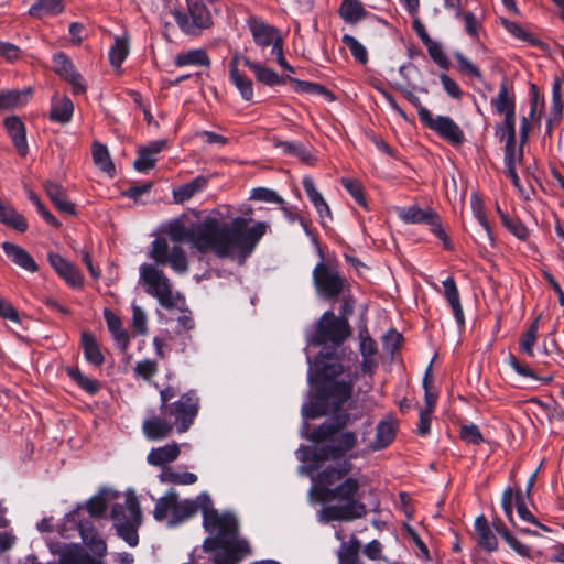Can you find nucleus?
Wrapping results in <instances>:
<instances>
[{
    "instance_id": "f257e3e1",
    "label": "nucleus",
    "mask_w": 564,
    "mask_h": 564,
    "mask_svg": "<svg viewBox=\"0 0 564 564\" xmlns=\"http://www.w3.org/2000/svg\"><path fill=\"white\" fill-rule=\"evenodd\" d=\"M267 229V223L258 221L249 226L243 217H236L230 223L207 217L191 227L175 221L170 225L167 235L174 245L187 241L202 253L213 252L218 258L238 259L239 263H243Z\"/></svg>"
},
{
    "instance_id": "f03ea898",
    "label": "nucleus",
    "mask_w": 564,
    "mask_h": 564,
    "mask_svg": "<svg viewBox=\"0 0 564 564\" xmlns=\"http://www.w3.org/2000/svg\"><path fill=\"white\" fill-rule=\"evenodd\" d=\"M361 481L355 477H347L340 484L325 491V499L344 502L341 505L325 506L319 512V520L328 523L332 521H354L367 514V507L358 500Z\"/></svg>"
},
{
    "instance_id": "7ed1b4c3",
    "label": "nucleus",
    "mask_w": 564,
    "mask_h": 564,
    "mask_svg": "<svg viewBox=\"0 0 564 564\" xmlns=\"http://www.w3.org/2000/svg\"><path fill=\"white\" fill-rule=\"evenodd\" d=\"M210 505L213 501L205 492L195 499L180 500L178 495L171 491L156 501L153 517L158 521L167 520V525L173 528L193 518L198 510L202 511L205 519V512L209 510Z\"/></svg>"
},
{
    "instance_id": "20e7f679",
    "label": "nucleus",
    "mask_w": 564,
    "mask_h": 564,
    "mask_svg": "<svg viewBox=\"0 0 564 564\" xmlns=\"http://www.w3.org/2000/svg\"><path fill=\"white\" fill-rule=\"evenodd\" d=\"M111 519L118 536L129 546H137L139 543L138 529L142 522L138 498L134 495H127L123 503H116L112 507Z\"/></svg>"
},
{
    "instance_id": "39448f33",
    "label": "nucleus",
    "mask_w": 564,
    "mask_h": 564,
    "mask_svg": "<svg viewBox=\"0 0 564 564\" xmlns=\"http://www.w3.org/2000/svg\"><path fill=\"white\" fill-rule=\"evenodd\" d=\"M82 508L78 507L75 510L67 513L62 523L58 527V531L63 538H72L74 531H78L84 544L94 553L96 556L104 557L107 554V545L105 540L95 529L93 522L88 519H82Z\"/></svg>"
},
{
    "instance_id": "423d86ee",
    "label": "nucleus",
    "mask_w": 564,
    "mask_h": 564,
    "mask_svg": "<svg viewBox=\"0 0 564 564\" xmlns=\"http://www.w3.org/2000/svg\"><path fill=\"white\" fill-rule=\"evenodd\" d=\"M215 0H189L187 12L175 9L172 15L181 29L187 35H198L205 29L213 25L212 7Z\"/></svg>"
},
{
    "instance_id": "0eeeda50",
    "label": "nucleus",
    "mask_w": 564,
    "mask_h": 564,
    "mask_svg": "<svg viewBox=\"0 0 564 564\" xmlns=\"http://www.w3.org/2000/svg\"><path fill=\"white\" fill-rule=\"evenodd\" d=\"M204 527L208 532L216 533L215 543L236 544L237 550L249 551V543L245 539L238 538V522L231 514H219L210 505L205 512Z\"/></svg>"
},
{
    "instance_id": "6e6552de",
    "label": "nucleus",
    "mask_w": 564,
    "mask_h": 564,
    "mask_svg": "<svg viewBox=\"0 0 564 564\" xmlns=\"http://www.w3.org/2000/svg\"><path fill=\"white\" fill-rule=\"evenodd\" d=\"M140 280L145 288V292L155 297L162 307L172 310L177 306L178 296L173 293L170 279L156 265L141 264Z\"/></svg>"
},
{
    "instance_id": "1a4fd4ad",
    "label": "nucleus",
    "mask_w": 564,
    "mask_h": 564,
    "mask_svg": "<svg viewBox=\"0 0 564 564\" xmlns=\"http://www.w3.org/2000/svg\"><path fill=\"white\" fill-rule=\"evenodd\" d=\"M150 258L158 265H169L177 274H185L189 269L186 251L180 245L170 246L163 237L152 241Z\"/></svg>"
},
{
    "instance_id": "9d476101",
    "label": "nucleus",
    "mask_w": 564,
    "mask_h": 564,
    "mask_svg": "<svg viewBox=\"0 0 564 564\" xmlns=\"http://www.w3.org/2000/svg\"><path fill=\"white\" fill-rule=\"evenodd\" d=\"M345 278L337 267L325 261H319L313 270V283L317 293L327 300L340 295L345 286Z\"/></svg>"
},
{
    "instance_id": "9b49d317",
    "label": "nucleus",
    "mask_w": 564,
    "mask_h": 564,
    "mask_svg": "<svg viewBox=\"0 0 564 564\" xmlns=\"http://www.w3.org/2000/svg\"><path fill=\"white\" fill-rule=\"evenodd\" d=\"M199 411V398L193 390L183 393L178 400L171 403L164 414L169 416L175 424L177 433L182 434L189 430Z\"/></svg>"
},
{
    "instance_id": "f8f14e48",
    "label": "nucleus",
    "mask_w": 564,
    "mask_h": 564,
    "mask_svg": "<svg viewBox=\"0 0 564 564\" xmlns=\"http://www.w3.org/2000/svg\"><path fill=\"white\" fill-rule=\"evenodd\" d=\"M349 335L350 329L348 322L328 311L319 318L316 333L312 338V344L323 345L332 343L334 345H340Z\"/></svg>"
},
{
    "instance_id": "ddd939ff",
    "label": "nucleus",
    "mask_w": 564,
    "mask_h": 564,
    "mask_svg": "<svg viewBox=\"0 0 564 564\" xmlns=\"http://www.w3.org/2000/svg\"><path fill=\"white\" fill-rule=\"evenodd\" d=\"M357 379L356 370L347 371L345 378L321 382L318 393L322 394L329 408L341 409L351 399Z\"/></svg>"
},
{
    "instance_id": "4468645a",
    "label": "nucleus",
    "mask_w": 564,
    "mask_h": 564,
    "mask_svg": "<svg viewBox=\"0 0 564 564\" xmlns=\"http://www.w3.org/2000/svg\"><path fill=\"white\" fill-rule=\"evenodd\" d=\"M328 443L317 447L314 452V460L325 462L329 459H341L348 452L354 449L359 441L356 431L341 430L327 440Z\"/></svg>"
},
{
    "instance_id": "2eb2a0df",
    "label": "nucleus",
    "mask_w": 564,
    "mask_h": 564,
    "mask_svg": "<svg viewBox=\"0 0 564 564\" xmlns=\"http://www.w3.org/2000/svg\"><path fill=\"white\" fill-rule=\"evenodd\" d=\"M330 421L323 422L319 426L314 429L310 435V440L315 443L326 442L341 430L351 426L354 422L362 417L361 412L351 413L347 410H335L329 408Z\"/></svg>"
},
{
    "instance_id": "dca6fc26",
    "label": "nucleus",
    "mask_w": 564,
    "mask_h": 564,
    "mask_svg": "<svg viewBox=\"0 0 564 564\" xmlns=\"http://www.w3.org/2000/svg\"><path fill=\"white\" fill-rule=\"evenodd\" d=\"M398 217L406 224H426L431 226V231L444 242L446 249H451V242L444 229L442 228L438 215L432 209H422L417 205L409 207H399Z\"/></svg>"
},
{
    "instance_id": "f3484780",
    "label": "nucleus",
    "mask_w": 564,
    "mask_h": 564,
    "mask_svg": "<svg viewBox=\"0 0 564 564\" xmlns=\"http://www.w3.org/2000/svg\"><path fill=\"white\" fill-rule=\"evenodd\" d=\"M421 121L453 145H460L465 135L460 127L448 116L433 117L430 110L421 111Z\"/></svg>"
},
{
    "instance_id": "a211bd4d",
    "label": "nucleus",
    "mask_w": 564,
    "mask_h": 564,
    "mask_svg": "<svg viewBox=\"0 0 564 564\" xmlns=\"http://www.w3.org/2000/svg\"><path fill=\"white\" fill-rule=\"evenodd\" d=\"M53 68L61 78L72 86L74 95H83L86 93V82L66 54L58 52L53 55Z\"/></svg>"
},
{
    "instance_id": "6ab92c4d",
    "label": "nucleus",
    "mask_w": 564,
    "mask_h": 564,
    "mask_svg": "<svg viewBox=\"0 0 564 564\" xmlns=\"http://www.w3.org/2000/svg\"><path fill=\"white\" fill-rule=\"evenodd\" d=\"M175 427L174 422L169 414H156L153 411L142 422V433L149 441H162L167 438Z\"/></svg>"
},
{
    "instance_id": "aec40b11",
    "label": "nucleus",
    "mask_w": 564,
    "mask_h": 564,
    "mask_svg": "<svg viewBox=\"0 0 564 564\" xmlns=\"http://www.w3.org/2000/svg\"><path fill=\"white\" fill-rule=\"evenodd\" d=\"M47 260L55 272L72 288H79L83 285V276L77 268L62 257L59 253L50 252Z\"/></svg>"
},
{
    "instance_id": "412c9836",
    "label": "nucleus",
    "mask_w": 564,
    "mask_h": 564,
    "mask_svg": "<svg viewBox=\"0 0 564 564\" xmlns=\"http://www.w3.org/2000/svg\"><path fill=\"white\" fill-rule=\"evenodd\" d=\"M315 371L322 379V382L328 380H339L345 378L347 371H352L350 368H345L339 359L335 356L319 355L314 362Z\"/></svg>"
},
{
    "instance_id": "4be33fe9",
    "label": "nucleus",
    "mask_w": 564,
    "mask_h": 564,
    "mask_svg": "<svg viewBox=\"0 0 564 564\" xmlns=\"http://www.w3.org/2000/svg\"><path fill=\"white\" fill-rule=\"evenodd\" d=\"M248 26L256 44L259 46L267 47L272 45L274 47L278 42L283 43L278 30L260 19L251 17L248 20Z\"/></svg>"
},
{
    "instance_id": "5701e85b",
    "label": "nucleus",
    "mask_w": 564,
    "mask_h": 564,
    "mask_svg": "<svg viewBox=\"0 0 564 564\" xmlns=\"http://www.w3.org/2000/svg\"><path fill=\"white\" fill-rule=\"evenodd\" d=\"M4 127L18 153L21 156H26L29 147L26 142V131L24 123L20 120V118L12 116L4 120Z\"/></svg>"
},
{
    "instance_id": "b1692460",
    "label": "nucleus",
    "mask_w": 564,
    "mask_h": 564,
    "mask_svg": "<svg viewBox=\"0 0 564 564\" xmlns=\"http://www.w3.org/2000/svg\"><path fill=\"white\" fill-rule=\"evenodd\" d=\"M1 247L7 257L18 267L29 272H36L39 270L32 256L22 247L9 241H4Z\"/></svg>"
},
{
    "instance_id": "393cba45",
    "label": "nucleus",
    "mask_w": 564,
    "mask_h": 564,
    "mask_svg": "<svg viewBox=\"0 0 564 564\" xmlns=\"http://www.w3.org/2000/svg\"><path fill=\"white\" fill-rule=\"evenodd\" d=\"M442 284L444 288V296L453 311L455 321L458 327L463 328L465 326V316L456 282L452 276H448L442 282Z\"/></svg>"
},
{
    "instance_id": "a878e982",
    "label": "nucleus",
    "mask_w": 564,
    "mask_h": 564,
    "mask_svg": "<svg viewBox=\"0 0 564 564\" xmlns=\"http://www.w3.org/2000/svg\"><path fill=\"white\" fill-rule=\"evenodd\" d=\"M302 184L306 196L315 207L322 220H324L325 218L332 219L330 208L326 200L324 199L323 195L316 188L313 178L311 176H304Z\"/></svg>"
},
{
    "instance_id": "bb28decb",
    "label": "nucleus",
    "mask_w": 564,
    "mask_h": 564,
    "mask_svg": "<svg viewBox=\"0 0 564 564\" xmlns=\"http://www.w3.org/2000/svg\"><path fill=\"white\" fill-rule=\"evenodd\" d=\"M74 112V105L66 96H58L55 94L51 100L50 119L54 122L62 124L68 123L72 120Z\"/></svg>"
},
{
    "instance_id": "cd10ccee",
    "label": "nucleus",
    "mask_w": 564,
    "mask_h": 564,
    "mask_svg": "<svg viewBox=\"0 0 564 564\" xmlns=\"http://www.w3.org/2000/svg\"><path fill=\"white\" fill-rule=\"evenodd\" d=\"M180 454L181 449L178 444L171 443L158 448H152L147 456V462L152 466L162 467L176 460Z\"/></svg>"
},
{
    "instance_id": "c85d7f7f",
    "label": "nucleus",
    "mask_w": 564,
    "mask_h": 564,
    "mask_svg": "<svg viewBox=\"0 0 564 564\" xmlns=\"http://www.w3.org/2000/svg\"><path fill=\"white\" fill-rule=\"evenodd\" d=\"M44 187L47 196L61 213L66 215L76 214L75 205L67 198L64 188L59 184L47 181Z\"/></svg>"
},
{
    "instance_id": "c756f323",
    "label": "nucleus",
    "mask_w": 564,
    "mask_h": 564,
    "mask_svg": "<svg viewBox=\"0 0 564 564\" xmlns=\"http://www.w3.org/2000/svg\"><path fill=\"white\" fill-rule=\"evenodd\" d=\"M490 104L498 115L503 117L516 115L514 95L509 93L506 80L501 82L498 95L491 99Z\"/></svg>"
},
{
    "instance_id": "7c9ffc66",
    "label": "nucleus",
    "mask_w": 564,
    "mask_h": 564,
    "mask_svg": "<svg viewBox=\"0 0 564 564\" xmlns=\"http://www.w3.org/2000/svg\"><path fill=\"white\" fill-rule=\"evenodd\" d=\"M242 61L260 83L268 86H275L284 84L288 80V76L281 77L278 73L261 63L252 62L248 57H243Z\"/></svg>"
},
{
    "instance_id": "2f4dec72",
    "label": "nucleus",
    "mask_w": 564,
    "mask_h": 564,
    "mask_svg": "<svg viewBox=\"0 0 564 564\" xmlns=\"http://www.w3.org/2000/svg\"><path fill=\"white\" fill-rule=\"evenodd\" d=\"M397 433V425L393 421L382 420L376 427L375 440L369 444V448L372 451H380L389 446Z\"/></svg>"
},
{
    "instance_id": "473e14b6",
    "label": "nucleus",
    "mask_w": 564,
    "mask_h": 564,
    "mask_svg": "<svg viewBox=\"0 0 564 564\" xmlns=\"http://www.w3.org/2000/svg\"><path fill=\"white\" fill-rule=\"evenodd\" d=\"M352 469V464L349 460H343L336 466H328L317 475V481L323 486H332L336 481L344 478Z\"/></svg>"
},
{
    "instance_id": "72a5a7b5",
    "label": "nucleus",
    "mask_w": 564,
    "mask_h": 564,
    "mask_svg": "<svg viewBox=\"0 0 564 564\" xmlns=\"http://www.w3.org/2000/svg\"><path fill=\"white\" fill-rule=\"evenodd\" d=\"M360 547V541L356 535L344 541L337 552L339 564H364L359 556Z\"/></svg>"
},
{
    "instance_id": "f704fd0d",
    "label": "nucleus",
    "mask_w": 564,
    "mask_h": 564,
    "mask_svg": "<svg viewBox=\"0 0 564 564\" xmlns=\"http://www.w3.org/2000/svg\"><path fill=\"white\" fill-rule=\"evenodd\" d=\"M174 64L177 67L184 66H210V58L206 51L203 48L189 50L186 52L178 53L175 56Z\"/></svg>"
},
{
    "instance_id": "c9c22d12",
    "label": "nucleus",
    "mask_w": 564,
    "mask_h": 564,
    "mask_svg": "<svg viewBox=\"0 0 564 564\" xmlns=\"http://www.w3.org/2000/svg\"><path fill=\"white\" fill-rule=\"evenodd\" d=\"M105 318L118 347L121 350H126L129 346L130 338L127 330L122 327L121 319L109 310L105 311Z\"/></svg>"
},
{
    "instance_id": "e433bc0d",
    "label": "nucleus",
    "mask_w": 564,
    "mask_h": 564,
    "mask_svg": "<svg viewBox=\"0 0 564 564\" xmlns=\"http://www.w3.org/2000/svg\"><path fill=\"white\" fill-rule=\"evenodd\" d=\"M475 531L478 536V544L485 550L492 552L498 546V540L491 531L488 521L484 516H480L475 521Z\"/></svg>"
},
{
    "instance_id": "4c0bfd02",
    "label": "nucleus",
    "mask_w": 564,
    "mask_h": 564,
    "mask_svg": "<svg viewBox=\"0 0 564 564\" xmlns=\"http://www.w3.org/2000/svg\"><path fill=\"white\" fill-rule=\"evenodd\" d=\"M0 223L15 229L19 232H24L28 229V221L19 214L12 206L4 204L0 199Z\"/></svg>"
},
{
    "instance_id": "58836bf2",
    "label": "nucleus",
    "mask_w": 564,
    "mask_h": 564,
    "mask_svg": "<svg viewBox=\"0 0 564 564\" xmlns=\"http://www.w3.org/2000/svg\"><path fill=\"white\" fill-rule=\"evenodd\" d=\"M276 148L281 149L283 153L297 158L303 163L312 165L315 158L312 151L302 142L296 141H280Z\"/></svg>"
},
{
    "instance_id": "ea45409f",
    "label": "nucleus",
    "mask_w": 564,
    "mask_h": 564,
    "mask_svg": "<svg viewBox=\"0 0 564 564\" xmlns=\"http://www.w3.org/2000/svg\"><path fill=\"white\" fill-rule=\"evenodd\" d=\"M82 346L84 350V356L89 364L96 367H99L104 364V355L101 354L99 345L94 335H91L90 333H83Z\"/></svg>"
},
{
    "instance_id": "a19ab883",
    "label": "nucleus",
    "mask_w": 564,
    "mask_h": 564,
    "mask_svg": "<svg viewBox=\"0 0 564 564\" xmlns=\"http://www.w3.org/2000/svg\"><path fill=\"white\" fill-rule=\"evenodd\" d=\"M64 10L63 0H35L30 7L29 13L35 18L57 15Z\"/></svg>"
},
{
    "instance_id": "79ce46f5",
    "label": "nucleus",
    "mask_w": 564,
    "mask_h": 564,
    "mask_svg": "<svg viewBox=\"0 0 564 564\" xmlns=\"http://www.w3.org/2000/svg\"><path fill=\"white\" fill-rule=\"evenodd\" d=\"M207 180L204 176H197L193 181L173 189L175 203H184L193 197L197 192L205 188Z\"/></svg>"
},
{
    "instance_id": "37998d69",
    "label": "nucleus",
    "mask_w": 564,
    "mask_h": 564,
    "mask_svg": "<svg viewBox=\"0 0 564 564\" xmlns=\"http://www.w3.org/2000/svg\"><path fill=\"white\" fill-rule=\"evenodd\" d=\"M93 160L95 165L100 169L102 172L113 176L115 174V164L111 160L109 151L106 145L100 142L95 141L93 143Z\"/></svg>"
},
{
    "instance_id": "c03bdc74",
    "label": "nucleus",
    "mask_w": 564,
    "mask_h": 564,
    "mask_svg": "<svg viewBox=\"0 0 564 564\" xmlns=\"http://www.w3.org/2000/svg\"><path fill=\"white\" fill-rule=\"evenodd\" d=\"M340 18L347 23H357L367 14L359 0H344L339 8Z\"/></svg>"
},
{
    "instance_id": "a18cd8bd",
    "label": "nucleus",
    "mask_w": 564,
    "mask_h": 564,
    "mask_svg": "<svg viewBox=\"0 0 564 564\" xmlns=\"http://www.w3.org/2000/svg\"><path fill=\"white\" fill-rule=\"evenodd\" d=\"M223 551L215 554V564H238L246 555L250 554L249 551H241L236 549V544H219Z\"/></svg>"
},
{
    "instance_id": "49530a36",
    "label": "nucleus",
    "mask_w": 564,
    "mask_h": 564,
    "mask_svg": "<svg viewBox=\"0 0 564 564\" xmlns=\"http://www.w3.org/2000/svg\"><path fill=\"white\" fill-rule=\"evenodd\" d=\"M66 373L82 390L91 395L100 390V383L96 379L85 376L78 367H67Z\"/></svg>"
},
{
    "instance_id": "de8ad7c7",
    "label": "nucleus",
    "mask_w": 564,
    "mask_h": 564,
    "mask_svg": "<svg viewBox=\"0 0 564 564\" xmlns=\"http://www.w3.org/2000/svg\"><path fill=\"white\" fill-rule=\"evenodd\" d=\"M232 85L238 89L241 98L246 101H250L253 98V83L239 69H232L231 76H229Z\"/></svg>"
},
{
    "instance_id": "09e8293b",
    "label": "nucleus",
    "mask_w": 564,
    "mask_h": 564,
    "mask_svg": "<svg viewBox=\"0 0 564 564\" xmlns=\"http://www.w3.org/2000/svg\"><path fill=\"white\" fill-rule=\"evenodd\" d=\"M57 564H101V562L93 558L78 546H75L64 551Z\"/></svg>"
},
{
    "instance_id": "8fccbe9b",
    "label": "nucleus",
    "mask_w": 564,
    "mask_h": 564,
    "mask_svg": "<svg viewBox=\"0 0 564 564\" xmlns=\"http://www.w3.org/2000/svg\"><path fill=\"white\" fill-rule=\"evenodd\" d=\"M160 480L173 485H193L197 481V476L189 471H176L172 468H165L160 474Z\"/></svg>"
},
{
    "instance_id": "3c124183",
    "label": "nucleus",
    "mask_w": 564,
    "mask_h": 564,
    "mask_svg": "<svg viewBox=\"0 0 564 564\" xmlns=\"http://www.w3.org/2000/svg\"><path fill=\"white\" fill-rule=\"evenodd\" d=\"M470 204H471V210H473L475 218L478 220V223L485 230V235L488 238V240L492 242L494 236H492V231H491L489 221L486 217L484 202L476 193H474L470 198Z\"/></svg>"
},
{
    "instance_id": "603ef678",
    "label": "nucleus",
    "mask_w": 564,
    "mask_h": 564,
    "mask_svg": "<svg viewBox=\"0 0 564 564\" xmlns=\"http://www.w3.org/2000/svg\"><path fill=\"white\" fill-rule=\"evenodd\" d=\"M288 80L292 83L295 87V91L297 93H306L311 95H321L325 96L328 99H333L332 93L323 85L306 80H300L297 78L288 76Z\"/></svg>"
},
{
    "instance_id": "864d4df0",
    "label": "nucleus",
    "mask_w": 564,
    "mask_h": 564,
    "mask_svg": "<svg viewBox=\"0 0 564 564\" xmlns=\"http://www.w3.org/2000/svg\"><path fill=\"white\" fill-rule=\"evenodd\" d=\"M129 54V42L126 37H116L109 51V59L112 66L119 67Z\"/></svg>"
},
{
    "instance_id": "5fc2aeb1",
    "label": "nucleus",
    "mask_w": 564,
    "mask_h": 564,
    "mask_svg": "<svg viewBox=\"0 0 564 564\" xmlns=\"http://www.w3.org/2000/svg\"><path fill=\"white\" fill-rule=\"evenodd\" d=\"M538 329H539V321L535 319L529 328L524 332L522 335L519 348L520 350L525 354L529 357H533V347L535 345L536 338H538Z\"/></svg>"
},
{
    "instance_id": "6e6d98bb",
    "label": "nucleus",
    "mask_w": 564,
    "mask_h": 564,
    "mask_svg": "<svg viewBox=\"0 0 564 564\" xmlns=\"http://www.w3.org/2000/svg\"><path fill=\"white\" fill-rule=\"evenodd\" d=\"M329 405L322 394L318 395V400L316 402L305 403L302 406V415L304 419H317L325 414H329Z\"/></svg>"
},
{
    "instance_id": "4d7b16f0",
    "label": "nucleus",
    "mask_w": 564,
    "mask_h": 564,
    "mask_svg": "<svg viewBox=\"0 0 564 564\" xmlns=\"http://www.w3.org/2000/svg\"><path fill=\"white\" fill-rule=\"evenodd\" d=\"M523 161V143L517 147L516 142H506L505 164L506 167H517Z\"/></svg>"
},
{
    "instance_id": "13d9d810",
    "label": "nucleus",
    "mask_w": 564,
    "mask_h": 564,
    "mask_svg": "<svg viewBox=\"0 0 564 564\" xmlns=\"http://www.w3.org/2000/svg\"><path fill=\"white\" fill-rule=\"evenodd\" d=\"M343 43L349 48L354 58L360 64L368 62V53L366 47L352 35L345 34L341 39Z\"/></svg>"
},
{
    "instance_id": "bf43d9fd",
    "label": "nucleus",
    "mask_w": 564,
    "mask_h": 564,
    "mask_svg": "<svg viewBox=\"0 0 564 564\" xmlns=\"http://www.w3.org/2000/svg\"><path fill=\"white\" fill-rule=\"evenodd\" d=\"M498 212L500 214V218L502 221V225L517 238L521 240H525L529 236L528 228L518 219V218H511L508 215L500 212L498 208Z\"/></svg>"
},
{
    "instance_id": "052dcab7",
    "label": "nucleus",
    "mask_w": 564,
    "mask_h": 564,
    "mask_svg": "<svg viewBox=\"0 0 564 564\" xmlns=\"http://www.w3.org/2000/svg\"><path fill=\"white\" fill-rule=\"evenodd\" d=\"M454 56L458 64V70L462 74L469 77H475L479 80L482 79V74L480 69L471 61H469L463 53L456 52Z\"/></svg>"
},
{
    "instance_id": "680f3d73",
    "label": "nucleus",
    "mask_w": 564,
    "mask_h": 564,
    "mask_svg": "<svg viewBox=\"0 0 564 564\" xmlns=\"http://www.w3.org/2000/svg\"><path fill=\"white\" fill-rule=\"evenodd\" d=\"M158 362L151 359H144L137 362L134 376L145 381H150L158 373Z\"/></svg>"
},
{
    "instance_id": "e2e57ef3",
    "label": "nucleus",
    "mask_w": 564,
    "mask_h": 564,
    "mask_svg": "<svg viewBox=\"0 0 564 564\" xmlns=\"http://www.w3.org/2000/svg\"><path fill=\"white\" fill-rule=\"evenodd\" d=\"M498 532L503 538V540L507 542V544L520 556L522 557H530L531 556V550L529 546L523 544L521 541H519L514 535H512L506 528L498 529Z\"/></svg>"
},
{
    "instance_id": "0e129e2a",
    "label": "nucleus",
    "mask_w": 564,
    "mask_h": 564,
    "mask_svg": "<svg viewBox=\"0 0 564 564\" xmlns=\"http://www.w3.org/2000/svg\"><path fill=\"white\" fill-rule=\"evenodd\" d=\"M28 197L36 207L37 213L48 225L55 228L61 226V223L57 220V218L42 204L40 197L33 191L28 192Z\"/></svg>"
},
{
    "instance_id": "69168bd1",
    "label": "nucleus",
    "mask_w": 564,
    "mask_h": 564,
    "mask_svg": "<svg viewBox=\"0 0 564 564\" xmlns=\"http://www.w3.org/2000/svg\"><path fill=\"white\" fill-rule=\"evenodd\" d=\"M496 134L506 142H516V115L505 117L501 124L497 127Z\"/></svg>"
},
{
    "instance_id": "338daca9",
    "label": "nucleus",
    "mask_w": 564,
    "mask_h": 564,
    "mask_svg": "<svg viewBox=\"0 0 564 564\" xmlns=\"http://www.w3.org/2000/svg\"><path fill=\"white\" fill-rule=\"evenodd\" d=\"M343 186L347 189V192L354 197L356 203L364 208H367V202L364 196V191L361 184L351 178H343L341 180Z\"/></svg>"
},
{
    "instance_id": "774afa93",
    "label": "nucleus",
    "mask_w": 564,
    "mask_h": 564,
    "mask_svg": "<svg viewBox=\"0 0 564 564\" xmlns=\"http://www.w3.org/2000/svg\"><path fill=\"white\" fill-rule=\"evenodd\" d=\"M429 55L431 58L442 68L447 69L449 67V61L443 51L442 45L438 42L432 41L426 45Z\"/></svg>"
}]
</instances>
